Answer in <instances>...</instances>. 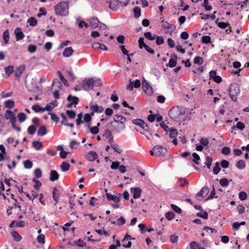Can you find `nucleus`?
<instances>
[{"label":"nucleus","instance_id":"39448f33","mask_svg":"<svg viewBox=\"0 0 249 249\" xmlns=\"http://www.w3.org/2000/svg\"><path fill=\"white\" fill-rule=\"evenodd\" d=\"M114 123V122L112 121L107 124V126L108 127L111 126L112 131L114 133H119L125 129V125H123L119 124H115Z\"/></svg>","mask_w":249,"mask_h":249},{"label":"nucleus","instance_id":"ea45409f","mask_svg":"<svg viewBox=\"0 0 249 249\" xmlns=\"http://www.w3.org/2000/svg\"><path fill=\"white\" fill-rule=\"evenodd\" d=\"M144 36L146 39L151 41L155 40L156 37V36H152L151 33L150 32L144 33Z\"/></svg>","mask_w":249,"mask_h":249},{"label":"nucleus","instance_id":"13d9d810","mask_svg":"<svg viewBox=\"0 0 249 249\" xmlns=\"http://www.w3.org/2000/svg\"><path fill=\"white\" fill-rule=\"evenodd\" d=\"M36 131V127L34 125H32L28 127L27 131L29 134L34 135Z\"/></svg>","mask_w":249,"mask_h":249},{"label":"nucleus","instance_id":"69168bd1","mask_svg":"<svg viewBox=\"0 0 249 249\" xmlns=\"http://www.w3.org/2000/svg\"><path fill=\"white\" fill-rule=\"evenodd\" d=\"M196 215L198 216L202 217L205 219H208V214L205 211H203L202 212L197 213H196Z\"/></svg>","mask_w":249,"mask_h":249},{"label":"nucleus","instance_id":"3c124183","mask_svg":"<svg viewBox=\"0 0 249 249\" xmlns=\"http://www.w3.org/2000/svg\"><path fill=\"white\" fill-rule=\"evenodd\" d=\"M177 61L173 59L170 58L169 60L168 63L167 64V66L170 68H174L177 65Z\"/></svg>","mask_w":249,"mask_h":249},{"label":"nucleus","instance_id":"f3484780","mask_svg":"<svg viewBox=\"0 0 249 249\" xmlns=\"http://www.w3.org/2000/svg\"><path fill=\"white\" fill-rule=\"evenodd\" d=\"M132 123L135 125L140 126L142 129L147 127V124L141 119H135L132 120Z\"/></svg>","mask_w":249,"mask_h":249},{"label":"nucleus","instance_id":"bf43d9fd","mask_svg":"<svg viewBox=\"0 0 249 249\" xmlns=\"http://www.w3.org/2000/svg\"><path fill=\"white\" fill-rule=\"evenodd\" d=\"M103 137H105L106 139H108L111 136H112V132L109 129H107L105 132L104 133L103 135Z\"/></svg>","mask_w":249,"mask_h":249},{"label":"nucleus","instance_id":"0e129e2a","mask_svg":"<svg viewBox=\"0 0 249 249\" xmlns=\"http://www.w3.org/2000/svg\"><path fill=\"white\" fill-rule=\"evenodd\" d=\"M171 207L174 211L178 213H180L182 212L181 209L175 204H172Z\"/></svg>","mask_w":249,"mask_h":249},{"label":"nucleus","instance_id":"79ce46f5","mask_svg":"<svg viewBox=\"0 0 249 249\" xmlns=\"http://www.w3.org/2000/svg\"><path fill=\"white\" fill-rule=\"evenodd\" d=\"M178 181L180 182V186L181 187H184L187 185L189 183V181L185 178H179L178 179Z\"/></svg>","mask_w":249,"mask_h":249},{"label":"nucleus","instance_id":"37998d69","mask_svg":"<svg viewBox=\"0 0 249 249\" xmlns=\"http://www.w3.org/2000/svg\"><path fill=\"white\" fill-rule=\"evenodd\" d=\"M73 244L79 247L83 248L86 247V244L81 239L73 242Z\"/></svg>","mask_w":249,"mask_h":249},{"label":"nucleus","instance_id":"473e14b6","mask_svg":"<svg viewBox=\"0 0 249 249\" xmlns=\"http://www.w3.org/2000/svg\"><path fill=\"white\" fill-rule=\"evenodd\" d=\"M12 234L13 236L14 240L16 242H19L20 241L22 237L19 235V234L16 231H12Z\"/></svg>","mask_w":249,"mask_h":249},{"label":"nucleus","instance_id":"c756f323","mask_svg":"<svg viewBox=\"0 0 249 249\" xmlns=\"http://www.w3.org/2000/svg\"><path fill=\"white\" fill-rule=\"evenodd\" d=\"M57 75L59 77L60 79L62 81V82L63 83L64 86L66 87H68L69 86L68 82L67 80L64 77L62 72L61 71H57Z\"/></svg>","mask_w":249,"mask_h":249},{"label":"nucleus","instance_id":"2f4dec72","mask_svg":"<svg viewBox=\"0 0 249 249\" xmlns=\"http://www.w3.org/2000/svg\"><path fill=\"white\" fill-rule=\"evenodd\" d=\"M32 146L36 150H38L40 149L42 147L43 144H42V142H40L34 141L32 142Z\"/></svg>","mask_w":249,"mask_h":249},{"label":"nucleus","instance_id":"c85d7f7f","mask_svg":"<svg viewBox=\"0 0 249 249\" xmlns=\"http://www.w3.org/2000/svg\"><path fill=\"white\" fill-rule=\"evenodd\" d=\"M52 86L53 87H55L56 88L55 89L59 90L62 88L61 83L57 79H55L53 80Z\"/></svg>","mask_w":249,"mask_h":249},{"label":"nucleus","instance_id":"c9c22d12","mask_svg":"<svg viewBox=\"0 0 249 249\" xmlns=\"http://www.w3.org/2000/svg\"><path fill=\"white\" fill-rule=\"evenodd\" d=\"M92 78L93 87H99L102 85L101 80L96 77H91Z\"/></svg>","mask_w":249,"mask_h":249},{"label":"nucleus","instance_id":"a211bd4d","mask_svg":"<svg viewBox=\"0 0 249 249\" xmlns=\"http://www.w3.org/2000/svg\"><path fill=\"white\" fill-rule=\"evenodd\" d=\"M104 108L97 105H93L90 106V110H91V115H93L94 113H102L104 111Z\"/></svg>","mask_w":249,"mask_h":249},{"label":"nucleus","instance_id":"f03ea898","mask_svg":"<svg viewBox=\"0 0 249 249\" xmlns=\"http://www.w3.org/2000/svg\"><path fill=\"white\" fill-rule=\"evenodd\" d=\"M184 115V113L181 109L178 107H173L171 108L169 111V115L170 117L176 121H180L182 119V116Z\"/></svg>","mask_w":249,"mask_h":249},{"label":"nucleus","instance_id":"864d4df0","mask_svg":"<svg viewBox=\"0 0 249 249\" xmlns=\"http://www.w3.org/2000/svg\"><path fill=\"white\" fill-rule=\"evenodd\" d=\"M32 108L33 110H34L36 112H43L44 111H42L43 107H41L38 105H34L32 106Z\"/></svg>","mask_w":249,"mask_h":249},{"label":"nucleus","instance_id":"cd10ccee","mask_svg":"<svg viewBox=\"0 0 249 249\" xmlns=\"http://www.w3.org/2000/svg\"><path fill=\"white\" fill-rule=\"evenodd\" d=\"M4 106L6 108H12L15 106V102L11 99L7 100L4 102Z\"/></svg>","mask_w":249,"mask_h":249},{"label":"nucleus","instance_id":"20e7f679","mask_svg":"<svg viewBox=\"0 0 249 249\" xmlns=\"http://www.w3.org/2000/svg\"><path fill=\"white\" fill-rule=\"evenodd\" d=\"M161 26L163 28L165 34L169 33L170 35L176 28L175 25L170 24L168 21L164 20L161 21Z\"/></svg>","mask_w":249,"mask_h":249},{"label":"nucleus","instance_id":"4468645a","mask_svg":"<svg viewBox=\"0 0 249 249\" xmlns=\"http://www.w3.org/2000/svg\"><path fill=\"white\" fill-rule=\"evenodd\" d=\"M98 157V155L96 152L90 151L87 154L86 158L89 161H93L97 159Z\"/></svg>","mask_w":249,"mask_h":249},{"label":"nucleus","instance_id":"774afa93","mask_svg":"<svg viewBox=\"0 0 249 249\" xmlns=\"http://www.w3.org/2000/svg\"><path fill=\"white\" fill-rule=\"evenodd\" d=\"M201 41L203 43H209L211 42V37L209 36H204L201 38Z\"/></svg>","mask_w":249,"mask_h":249},{"label":"nucleus","instance_id":"e2e57ef3","mask_svg":"<svg viewBox=\"0 0 249 249\" xmlns=\"http://www.w3.org/2000/svg\"><path fill=\"white\" fill-rule=\"evenodd\" d=\"M35 175L36 178H40L42 176V171L39 168H37L34 171Z\"/></svg>","mask_w":249,"mask_h":249},{"label":"nucleus","instance_id":"5701e85b","mask_svg":"<svg viewBox=\"0 0 249 249\" xmlns=\"http://www.w3.org/2000/svg\"><path fill=\"white\" fill-rule=\"evenodd\" d=\"M67 100L70 102L72 103L74 105H77L79 102V98L75 96H72L71 95H69L67 98Z\"/></svg>","mask_w":249,"mask_h":249},{"label":"nucleus","instance_id":"dca6fc26","mask_svg":"<svg viewBox=\"0 0 249 249\" xmlns=\"http://www.w3.org/2000/svg\"><path fill=\"white\" fill-rule=\"evenodd\" d=\"M209 192V188L207 186L203 187L201 190L198 192L196 196L197 199H198L199 197H204L205 195H207Z\"/></svg>","mask_w":249,"mask_h":249},{"label":"nucleus","instance_id":"603ef678","mask_svg":"<svg viewBox=\"0 0 249 249\" xmlns=\"http://www.w3.org/2000/svg\"><path fill=\"white\" fill-rule=\"evenodd\" d=\"M220 185L223 187H226L229 185L230 181L226 178H222L219 181Z\"/></svg>","mask_w":249,"mask_h":249},{"label":"nucleus","instance_id":"1a4fd4ad","mask_svg":"<svg viewBox=\"0 0 249 249\" xmlns=\"http://www.w3.org/2000/svg\"><path fill=\"white\" fill-rule=\"evenodd\" d=\"M142 89L144 92L148 95H152L153 91L152 87L148 83V82L144 79L142 82Z\"/></svg>","mask_w":249,"mask_h":249},{"label":"nucleus","instance_id":"49530a36","mask_svg":"<svg viewBox=\"0 0 249 249\" xmlns=\"http://www.w3.org/2000/svg\"><path fill=\"white\" fill-rule=\"evenodd\" d=\"M194 62L195 64L200 65L203 63V59L200 56H197L195 57Z\"/></svg>","mask_w":249,"mask_h":249},{"label":"nucleus","instance_id":"8fccbe9b","mask_svg":"<svg viewBox=\"0 0 249 249\" xmlns=\"http://www.w3.org/2000/svg\"><path fill=\"white\" fill-rule=\"evenodd\" d=\"M23 164L24 168L26 169H31L33 166L32 162L29 160H24L23 161Z\"/></svg>","mask_w":249,"mask_h":249},{"label":"nucleus","instance_id":"052dcab7","mask_svg":"<svg viewBox=\"0 0 249 249\" xmlns=\"http://www.w3.org/2000/svg\"><path fill=\"white\" fill-rule=\"evenodd\" d=\"M111 147L113 149V150L117 152L119 154H120L122 152V150L119 147L117 144H111Z\"/></svg>","mask_w":249,"mask_h":249},{"label":"nucleus","instance_id":"338daca9","mask_svg":"<svg viewBox=\"0 0 249 249\" xmlns=\"http://www.w3.org/2000/svg\"><path fill=\"white\" fill-rule=\"evenodd\" d=\"M165 216L167 220H171L174 217L175 214L172 212H168L165 213Z\"/></svg>","mask_w":249,"mask_h":249},{"label":"nucleus","instance_id":"4be33fe9","mask_svg":"<svg viewBox=\"0 0 249 249\" xmlns=\"http://www.w3.org/2000/svg\"><path fill=\"white\" fill-rule=\"evenodd\" d=\"M25 70V66L21 65L18 67L15 71V75L16 78H19Z\"/></svg>","mask_w":249,"mask_h":249},{"label":"nucleus","instance_id":"412c9836","mask_svg":"<svg viewBox=\"0 0 249 249\" xmlns=\"http://www.w3.org/2000/svg\"><path fill=\"white\" fill-rule=\"evenodd\" d=\"M128 239H131V237L130 235L126 233L122 240V242H123V246L124 248H129L131 247L132 243L131 241H128L127 244L125 243V242Z\"/></svg>","mask_w":249,"mask_h":249},{"label":"nucleus","instance_id":"9b49d317","mask_svg":"<svg viewBox=\"0 0 249 249\" xmlns=\"http://www.w3.org/2000/svg\"><path fill=\"white\" fill-rule=\"evenodd\" d=\"M109 8L114 11H117L120 7V2L117 0H107Z\"/></svg>","mask_w":249,"mask_h":249},{"label":"nucleus","instance_id":"b1692460","mask_svg":"<svg viewBox=\"0 0 249 249\" xmlns=\"http://www.w3.org/2000/svg\"><path fill=\"white\" fill-rule=\"evenodd\" d=\"M73 52V50L71 47L66 48L64 49L63 52V55L64 57H68L71 56Z\"/></svg>","mask_w":249,"mask_h":249},{"label":"nucleus","instance_id":"a878e982","mask_svg":"<svg viewBox=\"0 0 249 249\" xmlns=\"http://www.w3.org/2000/svg\"><path fill=\"white\" fill-rule=\"evenodd\" d=\"M58 191V189L56 187H53V199L55 201V205H56L59 201V194H56V192Z\"/></svg>","mask_w":249,"mask_h":249},{"label":"nucleus","instance_id":"5fc2aeb1","mask_svg":"<svg viewBox=\"0 0 249 249\" xmlns=\"http://www.w3.org/2000/svg\"><path fill=\"white\" fill-rule=\"evenodd\" d=\"M66 113L70 119H74L76 116V113L72 110H67Z\"/></svg>","mask_w":249,"mask_h":249},{"label":"nucleus","instance_id":"f704fd0d","mask_svg":"<svg viewBox=\"0 0 249 249\" xmlns=\"http://www.w3.org/2000/svg\"><path fill=\"white\" fill-rule=\"evenodd\" d=\"M70 165L69 163L63 161L60 165V168L63 172H66L70 169Z\"/></svg>","mask_w":249,"mask_h":249},{"label":"nucleus","instance_id":"6e6552de","mask_svg":"<svg viewBox=\"0 0 249 249\" xmlns=\"http://www.w3.org/2000/svg\"><path fill=\"white\" fill-rule=\"evenodd\" d=\"M129 82V83L128 85H127L126 89L130 91H132L134 88L137 89L141 86V81L139 79L132 81L131 79H130Z\"/></svg>","mask_w":249,"mask_h":249},{"label":"nucleus","instance_id":"e433bc0d","mask_svg":"<svg viewBox=\"0 0 249 249\" xmlns=\"http://www.w3.org/2000/svg\"><path fill=\"white\" fill-rule=\"evenodd\" d=\"M3 39L5 44L8 43L9 40V34L8 30H5L3 33Z\"/></svg>","mask_w":249,"mask_h":249},{"label":"nucleus","instance_id":"f8f14e48","mask_svg":"<svg viewBox=\"0 0 249 249\" xmlns=\"http://www.w3.org/2000/svg\"><path fill=\"white\" fill-rule=\"evenodd\" d=\"M113 121L117 124L125 125V124L127 122V120L126 118L122 115L117 114L115 115Z\"/></svg>","mask_w":249,"mask_h":249},{"label":"nucleus","instance_id":"f257e3e1","mask_svg":"<svg viewBox=\"0 0 249 249\" xmlns=\"http://www.w3.org/2000/svg\"><path fill=\"white\" fill-rule=\"evenodd\" d=\"M55 13L57 16L65 17L69 14V2L62 1L54 7Z\"/></svg>","mask_w":249,"mask_h":249},{"label":"nucleus","instance_id":"58836bf2","mask_svg":"<svg viewBox=\"0 0 249 249\" xmlns=\"http://www.w3.org/2000/svg\"><path fill=\"white\" fill-rule=\"evenodd\" d=\"M133 12L134 13V17L136 18H138L140 17L141 15V8L138 7H135L133 8Z\"/></svg>","mask_w":249,"mask_h":249},{"label":"nucleus","instance_id":"7ed1b4c3","mask_svg":"<svg viewBox=\"0 0 249 249\" xmlns=\"http://www.w3.org/2000/svg\"><path fill=\"white\" fill-rule=\"evenodd\" d=\"M240 92V87L237 84L233 83L231 85L229 89V94L232 101H237V97L239 94Z\"/></svg>","mask_w":249,"mask_h":249},{"label":"nucleus","instance_id":"6e6d98bb","mask_svg":"<svg viewBox=\"0 0 249 249\" xmlns=\"http://www.w3.org/2000/svg\"><path fill=\"white\" fill-rule=\"evenodd\" d=\"M200 244L196 241H192L190 243V249H198Z\"/></svg>","mask_w":249,"mask_h":249},{"label":"nucleus","instance_id":"de8ad7c7","mask_svg":"<svg viewBox=\"0 0 249 249\" xmlns=\"http://www.w3.org/2000/svg\"><path fill=\"white\" fill-rule=\"evenodd\" d=\"M221 169L219 166V163L218 162H216L215 163V165L213 168V173L214 175H217L220 172Z\"/></svg>","mask_w":249,"mask_h":249},{"label":"nucleus","instance_id":"393cba45","mask_svg":"<svg viewBox=\"0 0 249 249\" xmlns=\"http://www.w3.org/2000/svg\"><path fill=\"white\" fill-rule=\"evenodd\" d=\"M59 174L55 170H52L50 172V180L51 181H54L59 178Z\"/></svg>","mask_w":249,"mask_h":249},{"label":"nucleus","instance_id":"a18cd8bd","mask_svg":"<svg viewBox=\"0 0 249 249\" xmlns=\"http://www.w3.org/2000/svg\"><path fill=\"white\" fill-rule=\"evenodd\" d=\"M33 181L35 182V184L34 185L35 189L36 190H38L40 187L41 186V182L35 178L33 179Z\"/></svg>","mask_w":249,"mask_h":249},{"label":"nucleus","instance_id":"0eeeda50","mask_svg":"<svg viewBox=\"0 0 249 249\" xmlns=\"http://www.w3.org/2000/svg\"><path fill=\"white\" fill-rule=\"evenodd\" d=\"M154 150H155V155L157 156H164L166 154L167 152L166 148L160 145L154 146Z\"/></svg>","mask_w":249,"mask_h":249},{"label":"nucleus","instance_id":"a19ab883","mask_svg":"<svg viewBox=\"0 0 249 249\" xmlns=\"http://www.w3.org/2000/svg\"><path fill=\"white\" fill-rule=\"evenodd\" d=\"M27 22L31 26H36L37 25V20L34 17H31L28 19Z\"/></svg>","mask_w":249,"mask_h":249},{"label":"nucleus","instance_id":"680f3d73","mask_svg":"<svg viewBox=\"0 0 249 249\" xmlns=\"http://www.w3.org/2000/svg\"><path fill=\"white\" fill-rule=\"evenodd\" d=\"M239 198L241 200H245L247 199L248 195L244 191H242L239 193Z\"/></svg>","mask_w":249,"mask_h":249},{"label":"nucleus","instance_id":"c03bdc74","mask_svg":"<svg viewBox=\"0 0 249 249\" xmlns=\"http://www.w3.org/2000/svg\"><path fill=\"white\" fill-rule=\"evenodd\" d=\"M212 161H213V159L211 157L207 156L206 157L204 163L209 169H210L211 168V166Z\"/></svg>","mask_w":249,"mask_h":249},{"label":"nucleus","instance_id":"09e8293b","mask_svg":"<svg viewBox=\"0 0 249 249\" xmlns=\"http://www.w3.org/2000/svg\"><path fill=\"white\" fill-rule=\"evenodd\" d=\"M18 121L20 123L23 122L24 121H25V120L26 119V115L23 112L19 113L18 114Z\"/></svg>","mask_w":249,"mask_h":249},{"label":"nucleus","instance_id":"4d7b16f0","mask_svg":"<svg viewBox=\"0 0 249 249\" xmlns=\"http://www.w3.org/2000/svg\"><path fill=\"white\" fill-rule=\"evenodd\" d=\"M194 159H192V160L196 164H198V160H200V157L196 153H193L192 154Z\"/></svg>","mask_w":249,"mask_h":249},{"label":"nucleus","instance_id":"6ab92c4d","mask_svg":"<svg viewBox=\"0 0 249 249\" xmlns=\"http://www.w3.org/2000/svg\"><path fill=\"white\" fill-rule=\"evenodd\" d=\"M133 193V197L134 199L139 198L142 194V189L140 187L131 188Z\"/></svg>","mask_w":249,"mask_h":249},{"label":"nucleus","instance_id":"72a5a7b5","mask_svg":"<svg viewBox=\"0 0 249 249\" xmlns=\"http://www.w3.org/2000/svg\"><path fill=\"white\" fill-rule=\"evenodd\" d=\"M5 72L9 76L11 74L14 72V67L13 66H9L4 68Z\"/></svg>","mask_w":249,"mask_h":249},{"label":"nucleus","instance_id":"4c0bfd02","mask_svg":"<svg viewBox=\"0 0 249 249\" xmlns=\"http://www.w3.org/2000/svg\"><path fill=\"white\" fill-rule=\"evenodd\" d=\"M169 136L171 138H176L178 134L177 130L174 128H171L170 129Z\"/></svg>","mask_w":249,"mask_h":249},{"label":"nucleus","instance_id":"7c9ffc66","mask_svg":"<svg viewBox=\"0 0 249 249\" xmlns=\"http://www.w3.org/2000/svg\"><path fill=\"white\" fill-rule=\"evenodd\" d=\"M236 167L240 170L244 169L246 167V163L244 160H241L238 161L236 163Z\"/></svg>","mask_w":249,"mask_h":249},{"label":"nucleus","instance_id":"aec40b11","mask_svg":"<svg viewBox=\"0 0 249 249\" xmlns=\"http://www.w3.org/2000/svg\"><path fill=\"white\" fill-rule=\"evenodd\" d=\"M15 33L16 35V38L17 41L23 39L25 36L21 30V29L19 27L15 29Z\"/></svg>","mask_w":249,"mask_h":249},{"label":"nucleus","instance_id":"9d476101","mask_svg":"<svg viewBox=\"0 0 249 249\" xmlns=\"http://www.w3.org/2000/svg\"><path fill=\"white\" fill-rule=\"evenodd\" d=\"M5 117L6 120H10L11 124H16L17 119L15 114L11 110L8 109L5 111Z\"/></svg>","mask_w":249,"mask_h":249},{"label":"nucleus","instance_id":"2eb2a0df","mask_svg":"<svg viewBox=\"0 0 249 249\" xmlns=\"http://www.w3.org/2000/svg\"><path fill=\"white\" fill-rule=\"evenodd\" d=\"M89 22L91 27L95 29L98 27L100 21L96 17H92L89 19Z\"/></svg>","mask_w":249,"mask_h":249},{"label":"nucleus","instance_id":"423d86ee","mask_svg":"<svg viewBox=\"0 0 249 249\" xmlns=\"http://www.w3.org/2000/svg\"><path fill=\"white\" fill-rule=\"evenodd\" d=\"M82 89L85 90H89L93 89L92 78H85L82 82Z\"/></svg>","mask_w":249,"mask_h":249},{"label":"nucleus","instance_id":"ddd939ff","mask_svg":"<svg viewBox=\"0 0 249 249\" xmlns=\"http://www.w3.org/2000/svg\"><path fill=\"white\" fill-rule=\"evenodd\" d=\"M106 196L107 199L109 201L112 200L115 203H118L120 200L121 195L117 194V195H111L108 193L106 194Z\"/></svg>","mask_w":249,"mask_h":249},{"label":"nucleus","instance_id":"bb28decb","mask_svg":"<svg viewBox=\"0 0 249 249\" xmlns=\"http://www.w3.org/2000/svg\"><path fill=\"white\" fill-rule=\"evenodd\" d=\"M47 131L45 126H40L37 131V135L40 136H43L47 134Z\"/></svg>","mask_w":249,"mask_h":249}]
</instances>
